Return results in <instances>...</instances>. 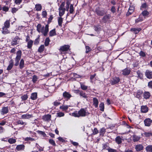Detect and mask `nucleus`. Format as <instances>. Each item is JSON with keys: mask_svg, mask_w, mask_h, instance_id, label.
Listing matches in <instances>:
<instances>
[{"mask_svg": "<svg viewBox=\"0 0 152 152\" xmlns=\"http://www.w3.org/2000/svg\"><path fill=\"white\" fill-rule=\"evenodd\" d=\"M18 10V9L16 8H13L12 9V12L14 14Z\"/></svg>", "mask_w": 152, "mask_h": 152, "instance_id": "obj_61", "label": "nucleus"}, {"mask_svg": "<svg viewBox=\"0 0 152 152\" xmlns=\"http://www.w3.org/2000/svg\"><path fill=\"white\" fill-rule=\"evenodd\" d=\"M28 96L27 94H25L21 96L22 100L23 101H25L27 99Z\"/></svg>", "mask_w": 152, "mask_h": 152, "instance_id": "obj_47", "label": "nucleus"}, {"mask_svg": "<svg viewBox=\"0 0 152 152\" xmlns=\"http://www.w3.org/2000/svg\"><path fill=\"white\" fill-rule=\"evenodd\" d=\"M69 106L68 105H62L60 107V109H61L63 111H66L68 108Z\"/></svg>", "mask_w": 152, "mask_h": 152, "instance_id": "obj_24", "label": "nucleus"}, {"mask_svg": "<svg viewBox=\"0 0 152 152\" xmlns=\"http://www.w3.org/2000/svg\"><path fill=\"white\" fill-rule=\"evenodd\" d=\"M63 22V18L60 17L58 18V22L59 26H62V24Z\"/></svg>", "mask_w": 152, "mask_h": 152, "instance_id": "obj_40", "label": "nucleus"}, {"mask_svg": "<svg viewBox=\"0 0 152 152\" xmlns=\"http://www.w3.org/2000/svg\"><path fill=\"white\" fill-rule=\"evenodd\" d=\"M105 132L106 129L104 128L103 127L101 128L99 131L100 135L102 136H103Z\"/></svg>", "mask_w": 152, "mask_h": 152, "instance_id": "obj_31", "label": "nucleus"}, {"mask_svg": "<svg viewBox=\"0 0 152 152\" xmlns=\"http://www.w3.org/2000/svg\"><path fill=\"white\" fill-rule=\"evenodd\" d=\"M20 39L19 38L16 36L14 38L11 42V44L12 45L14 46L18 44L19 43V40Z\"/></svg>", "mask_w": 152, "mask_h": 152, "instance_id": "obj_6", "label": "nucleus"}, {"mask_svg": "<svg viewBox=\"0 0 152 152\" xmlns=\"http://www.w3.org/2000/svg\"><path fill=\"white\" fill-rule=\"evenodd\" d=\"M22 52L20 50H19L16 53L17 56L15 59L16 62L15 64V66H17L19 64V61L20 60Z\"/></svg>", "mask_w": 152, "mask_h": 152, "instance_id": "obj_2", "label": "nucleus"}, {"mask_svg": "<svg viewBox=\"0 0 152 152\" xmlns=\"http://www.w3.org/2000/svg\"><path fill=\"white\" fill-rule=\"evenodd\" d=\"M25 146L24 145H18L17 146L16 149L18 151H23L25 149Z\"/></svg>", "mask_w": 152, "mask_h": 152, "instance_id": "obj_13", "label": "nucleus"}, {"mask_svg": "<svg viewBox=\"0 0 152 152\" xmlns=\"http://www.w3.org/2000/svg\"><path fill=\"white\" fill-rule=\"evenodd\" d=\"M141 30L140 28H133L131 29V30L135 34L138 33Z\"/></svg>", "mask_w": 152, "mask_h": 152, "instance_id": "obj_21", "label": "nucleus"}, {"mask_svg": "<svg viewBox=\"0 0 152 152\" xmlns=\"http://www.w3.org/2000/svg\"><path fill=\"white\" fill-rule=\"evenodd\" d=\"M50 41V40L49 38L47 37L46 39L45 43V46H48V45Z\"/></svg>", "mask_w": 152, "mask_h": 152, "instance_id": "obj_45", "label": "nucleus"}, {"mask_svg": "<svg viewBox=\"0 0 152 152\" xmlns=\"http://www.w3.org/2000/svg\"><path fill=\"white\" fill-rule=\"evenodd\" d=\"M8 108L7 107H3L1 110V113L2 114H6L8 113Z\"/></svg>", "mask_w": 152, "mask_h": 152, "instance_id": "obj_17", "label": "nucleus"}, {"mask_svg": "<svg viewBox=\"0 0 152 152\" xmlns=\"http://www.w3.org/2000/svg\"><path fill=\"white\" fill-rule=\"evenodd\" d=\"M130 69L128 68H125L122 71V74L124 75H128L130 72Z\"/></svg>", "mask_w": 152, "mask_h": 152, "instance_id": "obj_10", "label": "nucleus"}, {"mask_svg": "<svg viewBox=\"0 0 152 152\" xmlns=\"http://www.w3.org/2000/svg\"><path fill=\"white\" fill-rule=\"evenodd\" d=\"M141 110L142 113H145L148 112V109L146 106H142L141 107Z\"/></svg>", "mask_w": 152, "mask_h": 152, "instance_id": "obj_15", "label": "nucleus"}, {"mask_svg": "<svg viewBox=\"0 0 152 152\" xmlns=\"http://www.w3.org/2000/svg\"><path fill=\"white\" fill-rule=\"evenodd\" d=\"M74 11L73 6L72 4H71L70 7L69 12L70 13H72Z\"/></svg>", "mask_w": 152, "mask_h": 152, "instance_id": "obj_51", "label": "nucleus"}, {"mask_svg": "<svg viewBox=\"0 0 152 152\" xmlns=\"http://www.w3.org/2000/svg\"><path fill=\"white\" fill-rule=\"evenodd\" d=\"M24 61L23 59H21L19 64V67L20 69H22L24 67Z\"/></svg>", "mask_w": 152, "mask_h": 152, "instance_id": "obj_32", "label": "nucleus"}, {"mask_svg": "<svg viewBox=\"0 0 152 152\" xmlns=\"http://www.w3.org/2000/svg\"><path fill=\"white\" fill-rule=\"evenodd\" d=\"M149 14V12L146 10H145L143 11L141 14L140 15H142V17H145V18Z\"/></svg>", "mask_w": 152, "mask_h": 152, "instance_id": "obj_25", "label": "nucleus"}, {"mask_svg": "<svg viewBox=\"0 0 152 152\" xmlns=\"http://www.w3.org/2000/svg\"><path fill=\"white\" fill-rule=\"evenodd\" d=\"M96 12L97 15L100 16H103L105 13L104 10H101L98 7L96 8Z\"/></svg>", "mask_w": 152, "mask_h": 152, "instance_id": "obj_5", "label": "nucleus"}, {"mask_svg": "<svg viewBox=\"0 0 152 152\" xmlns=\"http://www.w3.org/2000/svg\"><path fill=\"white\" fill-rule=\"evenodd\" d=\"M89 114V113L87 112L86 110L82 108L77 113L74 112L72 113V115L75 117H85Z\"/></svg>", "mask_w": 152, "mask_h": 152, "instance_id": "obj_1", "label": "nucleus"}, {"mask_svg": "<svg viewBox=\"0 0 152 152\" xmlns=\"http://www.w3.org/2000/svg\"><path fill=\"white\" fill-rule=\"evenodd\" d=\"M42 15L43 18H45L46 17L47 15V13L46 11H43L42 12Z\"/></svg>", "mask_w": 152, "mask_h": 152, "instance_id": "obj_59", "label": "nucleus"}, {"mask_svg": "<svg viewBox=\"0 0 152 152\" xmlns=\"http://www.w3.org/2000/svg\"><path fill=\"white\" fill-rule=\"evenodd\" d=\"M59 15L60 17L62 16L64 14L65 11V9L64 8V4L62 3L59 8Z\"/></svg>", "mask_w": 152, "mask_h": 152, "instance_id": "obj_4", "label": "nucleus"}, {"mask_svg": "<svg viewBox=\"0 0 152 152\" xmlns=\"http://www.w3.org/2000/svg\"><path fill=\"white\" fill-rule=\"evenodd\" d=\"M147 7L146 4L145 3L142 4L140 7V9L142 10L143 8H146Z\"/></svg>", "mask_w": 152, "mask_h": 152, "instance_id": "obj_60", "label": "nucleus"}, {"mask_svg": "<svg viewBox=\"0 0 152 152\" xmlns=\"http://www.w3.org/2000/svg\"><path fill=\"white\" fill-rule=\"evenodd\" d=\"M70 4V3L69 1H67L66 3V9L67 11L68 10Z\"/></svg>", "mask_w": 152, "mask_h": 152, "instance_id": "obj_63", "label": "nucleus"}, {"mask_svg": "<svg viewBox=\"0 0 152 152\" xmlns=\"http://www.w3.org/2000/svg\"><path fill=\"white\" fill-rule=\"evenodd\" d=\"M86 53H88L90 51H91V48H90V47L88 46H86Z\"/></svg>", "mask_w": 152, "mask_h": 152, "instance_id": "obj_62", "label": "nucleus"}, {"mask_svg": "<svg viewBox=\"0 0 152 152\" xmlns=\"http://www.w3.org/2000/svg\"><path fill=\"white\" fill-rule=\"evenodd\" d=\"M81 88L82 90H86L88 88V87L84 84H81Z\"/></svg>", "mask_w": 152, "mask_h": 152, "instance_id": "obj_49", "label": "nucleus"}, {"mask_svg": "<svg viewBox=\"0 0 152 152\" xmlns=\"http://www.w3.org/2000/svg\"><path fill=\"white\" fill-rule=\"evenodd\" d=\"M143 148V145L141 144L137 145L135 147V149L137 151H140L142 150Z\"/></svg>", "mask_w": 152, "mask_h": 152, "instance_id": "obj_22", "label": "nucleus"}, {"mask_svg": "<svg viewBox=\"0 0 152 152\" xmlns=\"http://www.w3.org/2000/svg\"><path fill=\"white\" fill-rule=\"evenodd\" d=\"M25 141H29L30 140L31 141H33L34 140V139L32 138L31 137H27L25 138Z\"/></svg>", "mask_w": 152, "mask_h": 152, "instance_id": "obj_58", "label": "nucleus"}, {"mask_svg": "<svg viewBox=\"0 0 152 152\" xmlns=\"http://www.w3.org/2000/svg\"><path fill=\"white\" fill-rule=\"evenodd\" d=\"M122 139L119 136H118L115 138V141L118 144H120L122 142Z\"/></svg>", "mask_w": 152, "mask_h": 152, "instance_id": "obj_35", "label": "nucleus"}, {"mask_svg": "<svg viewBox=\"0 0 152 152\" xmlns=\"http://www.w3.org/2000/svg\"><path fill=\"white\" fill-rule=\"evenodd\" d=\"M36 147L39 149V151H43V148L40 147L39 145L36 143Z\"/></svg>", "mask_w": 152, "mask_h": 152, "instance_id": "obj_53", "label": "nucleus"}, {"mask_svg": "<svg viewBox=\"0 0 152 152\" xmlns=\"http://www.w3.org/2000/svg\"><path fill=\"white\" fill-rule=\"evenodd\" d=\"M63 96L64 98L67 99H69L71 97V95L66 91H65L63 93Z\"/></svg>", "mask_w": 152, "mask_h": 152, "instance_id": "obj_14", "label": "nucleus"}, {"mask_svg": "<svg viewBox=\"0 0 152 152\" xmlns=\"http://www.w3.org/2000/svg\"><path fill=\"white\" fill-rule=\"evenodd\" d=\"M48 27L49 25L48 24H47L45 25V27L44 26H43L42 28V31L41 32L45 36H46L48 34L49 31Z\"/></svg>", "mask_w": 152, "mask_h": 152, "instance_id": "obj_3", "label": "nucleus"}, {"mask_svg": "<svg viewBox=\"0 0 152 152\" xmlns=\"http://www.w3.org/2000/svg\"><path fill=\"white\" fill-rule=\"evenodd\" d=\"M33 42L32 40H30L28 42L27 46L28 48L30 49L31 48Z\"/></svg>", "mask_w": 152, "mask_h": 152, "instance_id": "obj_30", "label": "nucleus"}, {"mask_svg": "<svg viewBox=\"0 0 152 152\" xmlns=\"http://www.w3.org/2000/svg\"><path fill=\"white\" fill-rule=\"evenodd\" d=\"M37 98V94L36 93H32L31 96V98L32 100L36 99Z\"/></svg>", "mask_w": 152, "mask_h": 152, "instance_id": "obj_28", "label": "nucleus"}, {"mask_svg": "<svg viewBox=\"0 0 152 152\" xmlns=\"http://www.w3.org/2000/svg\"><path fill=\"white\" fill-rule=\"evenodd\" d=\"M99 107L100 108V110L102 111H104V104L103 103H101L99 105Z\"/></svg>", "mask_w": 152, "mask_h": 152, "instance_id": "obj_44", "label": "nucleus"}, {"mask_svg": "<svg viewBox=\"0 0 152 152\" xmlns=\"http://www.w3.org/2000/svg\"><path fill=\"white\" fill-rule=\"evenodd\" d=\"M31 116V115H23L21 116V118L23 119H28L30 118Z\"/></svg>", "mask_w": 152, "mask_h": 152, "instance_id": "obj_33", "label": "nucleus"}, {"mask_svg": "<svg viewBox=\"0 0 152 152\" xmlns=\"http://www.w3.org/2000/svg\"><path fill=\"white\" fill-rule=\"evenodd\" d=\"M8 142L10 144H12L15 143L16 142V140L14 139L10 138L8 140Z\"/></svg>", "mask_w": 152, "mask_h": 152, "instance_id": "obj_39", "label": "nucleus"}, {"mask_svg": "<svg viewBox=\"0 0 152 152\" xmlns=\"http://www.w3.org/2000/svg\"><path fill=\"white\" fill-rule=\"evenodd\" d=\"M7 28L3 27L2 28L3 31L2 33L4 34H6L10 33L9 31L8 30Z\"/></svg>", "mask_w": 152, "mask_h": 152, "instance_id": "obj_36", "label": "nucleus"}, {"mask_svg": "<svg viewBox=\"0 0 152 152\" xmlns=\"http://www.w3.org/2000/svg\"><path fill=\"white\" fill-rule=\"evenodd\" d=\"M53 105L55 106H57L61 104V103L60 102L58 101L57 100L56 101L54 102L53 103Z\"/></svg>", "mask_w": 152, "mask_h": 152, "instance_id": "obj_57", "label": "nucleus"}, {"mask_svg": "<svg viewBox=\"0 0 152 152\" xmlns=\"http://www.w3.org/2000/svg\"><path fill=\"white\" fill-rule=\"evenodd\" d=\"M143 134L146 137H149L151 136H152V133L151 132H145L143 133Z\"/></svg>", "mask_w": 152, "mask_h": 152, "instance_id": "obj_41", "label": "nucleus"}, {"mask_svg": "<svg viewBox=\"0 0 152 152\" xmlns=\"http://www.w3.org/2000/svg\"><path fill=\"white\" fill-rule=\"evenodd\" d=\"M146 150L147 152H152V145H149L146 148Z\"/></svg>", "mask_w": 152, "mask_h": 152, "instance_id": "obj_34", "label": "nucleus"}, {"mask_svg": "<svg viewBox=\"0 0 152 152\" xmlns=\"http://www.w3.org/2000/svg\"><path fill=\"white\" fill-rule=\"evenodd\" d=\"M143 96L144 98L145 99H148L149 98L150 96V94L148 92H145Z\"/></svg>", "mask_w": 152, "mask_h": 152, "instance_id": "obj_23", "label": "nucleus"}, {"mask_svg": "<svg viewBox=\"0 0 152 152\" xmlns=\"http://www.w3.org/2000/svg\"><path fill=\"white\" fill-rule=\"evenodd\" d=\"M93 105L95 107L97 108L98 107L99 102L97 99L94 97L93 99Z\"/></svg>", "mask_w": 152, "mask_h": 152, "instance_id": "obj_20", "label": "nucleus"}, {"mask_svg": "<svg viewBox=\"0 0 152 152\" xmlns=\"http://www.w3.org/2000/svg\"><path fill=\"white\" fill-rule=\"evenodd\" d=\"M37 30L39 32H40L42 31L41 25L40 24L37 25Z\"/></svg>", "mask_w": 152, "mask_h": 152, "instance_id": "obj_43", "label": "nucleus"}, {"mask_svg": "<svg viewBox=\"0 0 152 152\" xmlns=\"http://www.w3.org/2000/svg\"><path fill=\"white\" fill-rule=\"evenodd\" d=\"M35 8L37 11H40L42 8V6L40 4H37L35 5Z\"/></svg>", "mask_w": 152, "mask_h": 152, "instance_id": "obj_29", "label": "nucleus"}, {"mask_svg": "<svg viewBox=\"0 0 152 152\" xmlns=\"http://www.w3.org/2000/svg\"><path fill=\"white\" fill-rule=\"evenodd\" d=\"M70 46L68 45H64L60 47L59 50L62 51H67L69 48Z\"/></svg>", "mask_w": 152, "mask_h": 152, "instance_id": "obj_8", "label": "nucleus"}, {"mask_svg": "<svg viewBox=\"0 0 152 152\" xmlns=\"http://www.w3.org/2000/svg\"><path fill=\"white\" fill-rule=\"evenodd\" d=\"M110 15L108 14L105 15L102 18V21L104 23L108 21L110 18Z\"/></svg>", "mask_w": 152, "mask_h": 152, "instance_id": "obj_11", "label": "nucleus"}, {"mask_svg": "<svg viewBox=\"0 0 152 152\" xmlns=\"http://www.w3.org/2000/svg\"><path fill=\"white\" fill-rule=\"evenodd\" d=\"M80 95L83 98H84L85 99H87V95L86 94V93L82 91H81L80 92ZM87 100V99H86Z\"/></svg>", "mask_w": 152, "mask_h": 152, "instance_id": "obj_27", "label": "nucleus"}, {"mask_svg": "<svg viewBox=\"0 0 152 152\" xmlns=\"http://www.w3.org/2000/svg\"><path fill=\"white\" fill-rule=\"evenodd\" d=\"M51 115L48 114L43 116L42 117V119L44 121L49 122L51 120Z\"/></svg>", "mask_w": 152, "mask_h": 152, "instance_id": "obj_9", "label": "nucleus"}, {"mask_svg": "<svg viewBox=\"0 0 152 152\" xmlns=\"http://www.w3.org/2000/svg\"><path fill=\"white\" fill-rule=\"evenodd\" d=\"M144 122L145 126H149L152 123V120L150 118H146L144 120Z\"/></svg>", "mask_w": 152, "mask_h": 152, "instance_id": "obj_7", "label": "nucleus"}, {"mask_svg": "<svg viewBox=\"0 0 152 152\" xmlns=\"http://www.w3.org/2000/svg\"><path fill=\"white\" fill-rule=\"evenodd\" d=\"M4 27L5 28H9L10 26V22L9 20H7L4 23Z\"/></svg>", "mask_w": 152, "mask_h": 152, "instance_id": "obj_38", "label": "nucleus"}, {"mask_svg": "<svg viewBox=\"0 0 152 152\" xmlns=\"http://www.w3.org/2000/svg\"><path fill=\"white\" fill-rule=\"evenodd\" d=\"M49 142L53 146H56V144L55 141L52 139H50L49 140Z\"/></svg>", "mask_w": 152, "mask_h": 152, "instance_id": "obj_46", "label": "nucleus"}, {"mask_svg": "<svg viewBox=\"0 0 152 152\" xmlns=\"http://www.w3.org/2000/svg\"><path fill=\"white\" fill-rule=\"evenodd\" d=\"M36 75H34L33 77L32 81L34 83H35L38 79Z\"/></svg>", "mask_w": 152, "mask_h": 152, "instance_id": "obj_48", "label": "nucleus"}, {"mask_svg": "<svg viewBox=\"0 0 152 152\" xmlns=\"http://www.w3.org/2000/svg\"><path fill=\"white\" fill-rule=\"evenodd\" d=\"M45 47L44 45H41L39 48L38 51L40 53L42 52L44 50Z\"/></svg>", "mask_w": 152, "mask_h": 152, "instance_id": "obj_37", "label": "nucleus"}, {"mask_svg": "<svg viewBox=\"0 0 152 152\" xmlns=\"http://www.w3.org/2000/svg\"><path fill=\"white\" fill-rule=\"evenodd\" d=\"M70 142L71 143L75 146H77L78 145V143L77 142H74L72 140H70Z\"/></svg>", "mask_w": 152, "mask_h": 152, "instance_id": "obj_56", "label": "nucleus"}, {"mask_svg": "<svg viewBox=\"0 0 152 152\" xmlns=\"http://www.w3.org/2000/svg\"><path fill=\"white\" fill-rule=\"evenodd\" d=\"M145 75L148 78L150 79L152 78V72L149 70H147L145 72Z\"/></svg>", "mask_w": 152, "mask_h": 152, "instance_id": "obj_12", "label": "nucleus"}, {"mask_svg": "<svg viewBox=\"0 0 152 152\" xmlns=\"http://www.w3.org/2000/svg\"><path fill=\"white\" fill-rule=\"evenodd\" d=\"M56 35L55 29H53L50 31L49 33V36L50 37H52Z\"/></svg>", "mask_w": 152, "mask_h": 152, "instance_id": "obj_26", "label": "nucleus"}, {"mask_svg": "<svg viewBox=\"0 0 152 152\" xmlns=\"http://www.w3.org/2000/svg\"><path fill=\"white\" fill-rule=\"evenodd\" d=\"M140 137L136 135H134L133 137V140L135 142L138 141L140 140Z\"/></svg>", "mask_w": 152, "mask_h": 152, "instance_id": "obj_42", "label": "nucleus"}, {"mask_svg": "<svg viewBox=\"0 0 152 152\" xmlns=\"http://www.w3.org/2000/svg\"><path fill=\"white\" fill-rule=\"evenodd\" d=\"M137 74L138 77L140 78H142L143 76L142 74L140 71H138L137 72Z\"/></svg>", "mask_w": 152, "mask_h": 152, "instance_id": "obj_52", "label": "nucleus"}, {"mask_svg": "<svg viewBox=\"0 0 152 152\" xmlns=\"http://www.w3.org/2000/svg\"><path fill=\"white\" fill-rule=\"evenodd\" d=\"M145 19V17H142V15H140L139 18L135 20L136 23H138L142 21Z\"/></svg>", "mask_w": 152, "mask_h": 152, "instance_id": "obj_18", "label": "nucleus"}, {"mask_svg": "<svg viewBox=\"0 0 152 152\" xmlns=\"http://www.w3.org/2000/svg\"><path fill=\"white\" fill-rule=\"evenodd\" d=\"M17 123L18 124H20L21 125H24L25 124V125H26V123L22 121L21 120H19L18 121Z\"/></svg>", "mask_w": 152, "mask_h": 152, "instance_id": "obj_50", "label": "nucleus"}, {"mask_svg": "<svg viewBox=\"0 0 152 152\" xmlns=\"http://www.w3.org/2000/svg\"><path fill=\"white\" fill-rule=\"evenodd\" d=\"M120 79L118 77H115L113 78L112 80L111 84L112 85H114L118 83L120 81Z\"/></svg>", "mask_w": 152, "mask_h": 152, "instance_id": "obj_16", "label": "nucleus"}, {"mask_svg": "<svg viewBox=\"0 0 152 152\" xmlns=\"http://www.w3.org/2000/svg\"><path fill=\"white\" fill-rule=\"evenodd\" d=\"M14 65V63L12 60H11L10 61V63L9 66L7 68V70H10L13 67Z\"/></svg>", "mask_w": 152, "mask_h": 152, "instance_id": "obj_19", "label": "nucleus"}, {"mask_svg": "<svg viewBox=\"0 0 152 152\" xmlns=\"http://www.w3.org/2000/svg\"><path fill=\"white\" fill-rule=\"evenodd\" d=\"M57 116L58 117H61L64 116V113L62 112H60L57 113Z\"/></svg>", "mask_w": 152, "mask_h": 152, "instance_id": "obj_55", "label": "nucleus"}, {"mask_svg": "<svg viewBox=\"0 0 152 152\" xmlns=\"http://www.w3.org/2000/svg\"><path fill=\"white\" fill-rule=\"evenodd\" d=\"M109 152H116L115 150L111 148H109L107 149Z\"/></svg>", "mask_w": 152, "mask_h": 152, "instance_id": "obj_64", "label": "nucleus"}, {"mask_svg": "<svg viewBox=\"0 0 152 152\" xmlns=\"http://www.w3.org/2000/svg\"><path fill=\"white\" fill-rule=\"evenodd\" d=\"M93 134L94 135L98 133V130L97 129V128H95L94 129L93 131Z\"/></svg>", "mask_w": 152, "mask_h": 152, "instance_id": "obj_54", "label": "nucleus"}]
</instances>
